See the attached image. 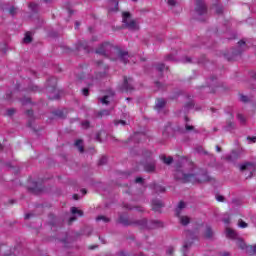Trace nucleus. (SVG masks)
<instances>
[{"instance_id":"50","label":"nucleus","mask_w":256,"mask_h":256,"mask_svg":"<svg viewBox=\"0 0 256 256\" xmlns=\"http://www.w3.org/2000/svg\"><path fill=\"white\" fill-rule=\"evenodd\" d=\"M107 163V157H102L99 161V165H105Z\"/></svg>"},{"instance_id":"15","label":"nucleus","mask_w":256,"mask_h":256,"mask_svg":"<svg viewBox=\"0 0 256 256\" xmlns=\"http://www.w3.org/2000/svg\"><path fill=\"white\" fill-rule=\"evenodd\" d=\"M165 105H167V101H165V99H163V98H159V99H157V102L155 105V110L161 111V109H163L165 107Z\"/></svg>"},{"instance_id":"41","label":"nucleus","mask_w":256,"mask_h":256,"mask_svg":"<svg viewBox=\"0 0 256 256\" xmlns=\"http://www.w3.org/2000/svg\"><path fill=\"white\" fill-rule=\"evenodd\" d=\"M91 233H93V228L91 227H86L85 231H84V235H91Z\"/></svg>"},{"instance_id":"39","label":"nucleus","mask_w":256,"mask_h":256,"mask_svg":"<svg viewBox=\"0 0 256 256\" xmlns=\"http://www.w3.org/2000/svg\"><path fill=\"white\" fill-rule=\"evenodd\" d=\"M6 115L8 117H13V115H15V109L14 108L8 109L7 112H6Z\"/></svg>"},{"instance_id":"20","label":"nucleus","mask_w":256,"mask_h":256,"mask_svg":"<svg viewBox=\"0 0 256 256\" xmlns=\"http://www.w3.org/2000/svg\"><path fill=\"white\" fill-rule=\"evenodd\" d=\"M71 213H72V215H78V217H83V211L77 209V207H72Z\"/></svg>"},{"instance_id":"10","label":"nucleus","mask_w":256,"mask_h":256,"mask_svg":"<svg viewBox=\"0 0 256 256\" xmlns=\"http://www.w3.org/2000/svg\"><path fill=\"white\" fill-rule=\"evenodd\" d=\"M96 65L98 67V69L101 71V69L103 70L102 72H99L97 75H96V79H101V77H105V75L107 74V69L108 67L103 65V62L102 61H97L96 62Z\"/></svg>"},{"instance_id":"3","label":"nucleus","mask_w":256,"mask_h":256,"mask_svg":"<svg viewBox=\"0 0 256 256\" xmlns=\"http://www.w3.org/2000/svg\"><path fill=\"white\" fill-rule=\"evenodd\" d=\"M135 227H139L142 231H151V229H159L163 227V223L158 220H150L143 218L140 220H135L133 224Z\"/></svg>"},{"instance_id":"45","label":"nucleus","mask_w":256,"mask_h":256,"mask_svg":"<svg viewBox=\"0 0 256 256\" xmlns=\"http://www.w3.org/2000/svg\"><path fill=\"white\" fill-rule=\"evenodd\" d=\"M247 141H249V143H256V136H248Z\"/></svg>"},{"instance_id":"37","label":"nucleus","mask_w":256,"mask_h":256,"mask_svg":"<svg viewBox=\"0 0 256 256\" xmlns=\"http://www.w3.org/2000/svg\"><path fill=\"white\" fill-rule=\"evenodd\" d=\"M54 115H56V117H60V119L65 118V114H63V111H61V110L55 111Z\"/></svg>"},{"instance_id":"11","label":"nucleus","mask_w":256,"mask_h":256,"mask_svg":"<svg viewBox=\"0 0 256 256\" xmlns=\"http://www.w3.org/2000/svg\"><path fill=\"white\" fill-rule=\"evenodd\" d=\"M163 207H165V205L163 204V201L159 199L152 200V209L156 213H161V209H163Z\"/></svg>"},{"instance_id":"33","label":"nucleus","mask_w":256,"mask_h":256,"mask_svg":"<svg viewBox=\"0 0 256 256\" xmlns=\"http://www.w3.org/2000/svg\"><path fill=\"white\" fill-rule=\"evenodd\" d=\"M234 128H235V123L233 122H228L227 125L225 126L226 131H231Z\"/></svg>"},{"instance_id":"5","label":"nucleus","mask_w":256,"mask_h":256,"mask_svg":"<svg viewBox=\"0 0 256 256\" xmlns=\"http://www.w3.org/2000/svg\"><path fill=\"white\" fill-rule=\"evenodd\" d=\"M122 23H124L125 27L131 31H137L139 29L137 20H131V13L129 12L122 13Z\"/></svg>"},{"instance_id":"53","label":"nucleus","mask_w":256,"mask_h":256,"mask_svg":"<svg viewBox=\"0 0 256 256\" xmlns=\"http://www.w3.org/2000/svg\"><path fill=\"white\" fill-rule=\"evenodd\" d=\"M195 151H196L197 153H207V152H204L203 147H201V146L197 147V148L195 149Z\"/></svg>"},{"instance_id":"62","label":"nucleus","mask_w":256,"mask_h":256,"mask_svg":"<svg viewBox=\"0 0 256 256\" xmlns=\"http://www.w3.org/2000/svg\"><path fill=\"white\" fill-rule=\"evenodd\" d=\"M31 217H33V214L28 213L25 215L24 219H31Z\"/></svg>"},{"instance_id":"60","label":"nucleus","mask_w":256,"mask_h":256,"mask_svg":"<svg viewBox=\"0 0 256 256\" xmlns=\"http://www.w3.org/2000/svg\"><path fill=\"white\" fill-rule=\"evenodd\" d=\"M135 183H143V178L142 177L136 178Z\"/></svg>"},{"instance_id":"34","label":"nucleus","mask_w":256,"mask_h":256,"mask_svg":"<svg viewBox=\"0 0 256 256\" xmlns=\"http://www.w3.org/2000/svg\"><path fill=\"white\" fill-rule=\"evenodd\" d=\"M114 124L116 125V127L119 126V125H122L123 127H125V125H127V121H125V120H116V121H114Z\"/></svg>"},{"instance_id":"27","label":"nucleus","mask_w":256,"mask_h":256,"mask_svg":"<svg viewBox=\"0 0 256 256\" xmlns=\"http://www.w3.org/2000/svg\"><path fill=\"white\" fill-rule=\"evenodd\" d=\"M237 119H238V121H240V123H241L242 125H245V122L247 121V119L245 118V116H243V114H241V113H238V114H237Z\"/></svg>"},{"instance_id":"22","label":"nucleus","mask_w":256,"mask_h":256,"mask_svg":"<svg viewBox=\"0 0 256 256\" xmlns=\"http://www.w3.org/2000/svg\"><path fill=\"white\" fill-rule=\"evenodd\" d=\"M75 146L78 147V151L80 153H83L85 151V149L83 148V141L82 140H77L75 142Z\"/></svg>"},{"instance_id":"58","label":"nucleus","mask_w":256,"mask_h":256,"mask_svg":"<svg viewBox=\"0 0 256 256\" xmlns=\"http://www.w3.org/2000/svg\"><path fill=\"white\" fill-rule=\"evenodd\" d=\"M155 85L158 89H163V84H161V82H155Z\"/></svg>"},{"instance_id":"19","label":"nucleus","mask_w":256,"mask_h":256,"mask_svg":"<svg viewBox=\"0 0 256 256\" xmlns=\"http://www.w3.org/2000/svg\"><path fill=\"white\" fill-rule=\"evenodd\" d=\"M206 239H211L213 237V230L211 229V227L207 226L205 233H204Z\"/></svg>"},{"instance_id":"7","label":"nucleus","mask_w":256,"mask_h":256,"mask_svg":"<svg viewBox=\"0 0 256 256\" xmlns=\"http://www.w3.org/2000/svg\"><path fill=\"white\" fill-rule=\"evenodd\" d=\"M133 89V78H127V76H125L124 82L120 86V91H122V93H129L133 91Z\"/></svg>"},{"instance_id":"23","label":"nucleus","mask_w":256,"mask_h":256,"mask_svg":"<svg viewBox=\"0 0 256 256\" xmlns=\"http://www.w3.org/2000/svg\"><path fill=\"white\" fill-rule=\"evenodd\" d=\"M162 161L165 165H171L173 163V157L162 156Z\"/></svg>"},{"instance_id":"13","label":"nucleus","mask_w":256,"mask_h":256,"mask_svg":"<svg viewBox=\"0 0 256 256\" xmlns=\"http://www.w3.org/2000/svg\"><path fill=\"white\" fill-rule=\"evenodd\" d=\"M118 223H121V225H124V227H129V225H133L134 221L129 220V218L125 215H120L118 218Z\"/></svg>"},{"instance_id":"21","label":"nucleus","mask_w":256,"mask_h":256,"mask_svg":"<svg viewBox=\"0 0 256 256\" xmlns=\"http://www.w3.org/2000/svg\"><path fill=\"white\" fill-rule=\"evenodd\" d=\"M154 191L156 193H165V187H163L159 184H154Z\"/></svg>"},{"instance_id":"47","label":"nucleus","mask_w":256,"mask_h":256,"mask_svg":"<svg viewBox=\"0 0 256 256\" xmlns=\"http://www.w3.org/2000/svg\"><path fill=\"white\" fill-rule=\"evenodd\" d=\"M113 3L115 4V7L114 8H110L109 11H117V9H118L117 7L119 6V2L114 0Z\"/></svg>"},{"instance_id":"17","label":"nucleus","mask_w":256,"mask_h":256,"mask_svg":"<svg viewBox=\"0 0 256 256\" xmlns=\"http://www.w3.org/2000/svg\"><path fill=\"white\" fill-rule=\"evenodd\" d=\"M226 236L228 239H237V232L231 228L226 229Z\"/></svg>"},{"instance_id":"24","label":"nucleus","mask_w":256,"mask_h":256,"mask_svg":"<svg viewBox=\"0 0 256 256\" xmlns=\"http://www.w3.org/2000/svg\"><path fill=\"white\" fill-rule=\"evenodd\" d=\"M246 253H248V255H255V253H256V245L248 246L246 248Z\"/></svg>"},{"instance_id":"16","label":"nucleus","mask_w":256,"mask_h":256,"mask_svg":"<svg viewBox=\"0 0 256 256\" xmlns=\"http://www.w3.org/2000/svg\"><path fill=\"white\" fill-rule=\"evenodd\" d=\"M106 139H107V132L101 130L96 134V141H98V143H103Z\"/></svg>"},{"instance_id":"44","label":"nucleus","mask_w":256,"mask_h":256,"mask_svg":"<svg viewBox=\"0 0 256 256\" xmlns=\"http://www.w3.org/2000/svg\"><path fill=\"white\" fill-rule=\"evenodd\" d=\"M210 81H212V83L209 85V87H215V85L217 84V78L212 77L210 78Z\"/></svg>"},{"instance_id":"29","label":"nucleus","mask_w":256,"mask_h":256,"mask_svg":"<svg viewBox=\"0 0 256 256\" xmlns=\"http://www.w3.org/2000/svg\"><path fill=\"white\" fill-rule=\"evenodd\" d=\"M156 69L159 73H163V71H165V69H167V67H165V64L160 63V64H157Z\"/></svg>"},{"instance_id":"18","label":"nucleus","mask_w":256,"mask_h":256,"mask_svg":"<svg viewBox=\"0 0 256 256\" xmlns=\"http://www.w3.org/2000/svg\"><path fill=\"white\" fill-rule=\"evenodd\" d=\"M236 245H237L240 249L245 250V251H247V247H249V246H247V244H245V241H243L242 239H237V240H236Z\"/></svg>"},{"instance_id":"9","label":"nucleus","mask_w":256,"mask_h":256,"mask_svg":"<svg viewBox=\"0 0 256 256\" xmlns=\"http://www.w3.org/2000/svg\"><path fill=\"white\" fill-rule=\"evenodd\" d=\"M77 51H85V53H91V49L89 48V42L83 40L79 41L76 45Z\"/></svg>"},{"instance_id":"12","label":"nucleus","mask_w":256,"mask_h":256,"mask_svg":"<svg viewBox=\"0 0 256 256\" xmlns=\"http://www.w3.org/2000/svg\"><path fill=\"white\" fill-rule=\"evenodd\" d=\"M246 49H247V44L245 43V41L241 40L238 42L237 50H234L232 54L234 55V57L237 55H241V53H243V51H245Z\"/></svg>"},{"instance_id":"28","label":"nucleus","mask_w":256,"mask_h":256,"mask_svg":"<svg viewBox=\"0 0 256 256\" xmlns=\"http://www.w3.org/2000/svg\"><path fill=\"white\" fill-rule=\"evenodd\" d=\"M214 9H215V13H217V15L223 14V6H221V5H215V6H214Z\"/></svg>"},{"instance_id":"57","label":"nucleus","mask_w":256,"mask_h":256,"mask_svg":"<svg viewBox=\"0 0 256 256\" xmlns=\"http://www.w3.org/2000/svg\"><path fill=\"white\" fill-rule=\"evenodd\" d=\"M135 209L139 212V213H143L144 209L141 206H136Z\"/></svg>"},{"instance_id":"64","label":"nucleus","mask_w":256,"mask_h":256,"mask_svg":"<svg viewBox=\"0 0 256 256\" xmlns=\"http://www.w3.org/2000/svg\"><path fill=\"white\" fill-rule=\"evenodd\" d=\"M186 107H187L188 109H191V107H193V102H190V103L186 104Z\"/></svg>"},{"instance_id":"38","label":"nucleus","mask_w":256,"mask_h":256,"mask_svg":"<svg viewBox=\"0 0 256 256\" xmlns=\"http://www.w3.org/2000/svg\"><path fill=\"white\" fill-rule=\"evenodd\" d=\"M240 101L242 103H249V97L243 95V94H240Z\"/></svg>"},{"instance_id":"56","label":"nucleus","mask_w":256,"mask_h":256,"mask_svg":"<svg viewBox=\"0 0 256 256\" xmlns=\"http://www.w3.org/2000/svg\"><path fill=\"white\" fill-rule=\"evenodd\" d=\"M26 115H27L28 117H33V110H27V111H26Z\"/></svg>"},{"instance_id":"14","label":"nucleus","mask_w":256,"mask_h":256,"mask_svg":"<svg viewBox=\"0 0 256 256\" xmlns=\"http://www.w3.org/2000/svg\"><path fill=\"white\" fill-rule=\"evenodd\" d=\"M144 171L147 173H153L155 171V160L151 159L144 164Z\"/></svg>"},{"instance_id":"35","label":"nucleus","mask_w":256,"mask_h":256,"mask_svg":"<svg viewBox=\"0 0 256 256\" xmlns=\"http://www.w3.org/2000/svg\"><path fill=\"white\" fill-rule=\"evenodd\" d=\"M238 227H240L241 229H245L248 227V224H247V222H245L243 220H239Z\"/></svg>"},{"instance_id":"43","label":"nucleus","mask_w":256,"mask_h":256,"mask_svg":"<svg viewBox=\"0 0 256 256\" xmlns=\"http://www.w3.org/2000/svg\"><path fill=\"white\" fill-rule=\"evenodd\" d=\"M29 91H33L34 93H37V91H39V86H35V85L30 86Z\"/></svg>"},{"instance_id":"48","label":"nucleus","mask_w":256,"mask_h":256,"mask_svg":"<svg viewBox=\"0 0 256 256\" xmlns=\"http://www.w3.org/2000/svg\"><path fill=\"white\" fill-rule=\"evenodd\" d=\"M100 117H103L104 115H109V110H102L99 112Z\"/></svg>"},{"instance_id":"42","label":"nucleus","mask_w":256,"mask_h":256,"mask_svg":"<svg viewBox=\"0 0 256 256\" xmlns=\"http://www.w3.org/2000/svg\"><path fill=\"white\" fill-rule=\"evenodd\" d=\"M174 251H175V248H173V246H170L167 248L166 253L167 255H173Z\"/></svg>"},{"instance_id":"26","label":"nucleus","mask_w":256,"mask_h":256,"mask_svg":"<svg viewBox=\"0 0 256 256\" xmlns=\"http://www.w3.org/2000/svg\"><path fill=\"white\" fill-rule=\"evenodd\" d=\"M29 9H31V11L33 13H37V11H39V5H37L35 3H30L29 4Z\"/></svg>"},{"instance_id":"46","label":"nucleus","mask_w":256,"mask_h":256,"mask_svg":"<svg viewBox=\"0 0 256 256\" xmlns=\"http://www.w3.org/2000/svg\"><path fill=\"white\" fill-rule=\"evenodd\" d=\"M165 61H175V56H173V55H167L166 57H165Z\"/></svg>"},{"instance_id":"6","label":"nucleus","mask_w":256,"mask_h":256,"mask_svg":"<svg viewBox=\"0 0 256 256\" xmlns=\"http://www.w3.org/2000/svg\"><path fill=\"white\" fill-rule=\"evenodd\" d=\"M185 207H186L185 202L180 201L178 206L175 209V213H176V217H179V221L181 225L187 226L189 225V223H191V219L189 218V216H181V211H183Z\"/></svg>"},{"instance_id":"54","label":"nucleus","mask_w":256,"mask_h":256,"mask_svg":"<svg viewBox=\"0 0 256 256\" xmlns=\"http://www.w3.org/2000/svg\"><path fill=\"white\" fill-rule=\"evenodd\" d=\"M176 3L175 0H168V5H170V7H175Z\"/></svg>"},{"instance_id":"40","label":"nucleus","mask_w":256,"mask_h":256,"mask_svg":"<svg viewBox=\"0 0 256 256\" xmlns=\"http://www.w3.org/2000/svg\"><path fill=\"white\" fill-rule=\"evenodd\" d=\"M182 63H193V59H191L189 56H186L182 59Z\"/></svg>"},{"instance_id":"8","label":"nucleus","mask_w":256,"mask_h":256,"mask_svg":"<svg viewBox=\"0 0 256 256\" xmlns=\"http://www.w3.org/2000/svg\"><path fill=\"white\" fill-rule=\"evenodd\" d=\"M186 237H187L188 241L184 242V244H183V253H185V250L189 249V247H191V245H193V241H195V239H197V236L195 235V233L189 232V231L186 233Z\"/></svg>"},{"instance_id":"59","label":"nucleus","mask_w":256,"mask_h":256,"mask_svg":"<svg viewBox=\"0 0 256 256\" xmlns=\"http://www.w3.org/2000/svg\"><path fill=\"white\" fill-rule=\"evenodd\" d=\"M27 103H31V99L27 98L26 100H22L23 105H27Z\"/></svg>"},{"instance_id":"1","label":"nucleus","mask_w":256,"mask_h":256,"mask_svg":"<svg viewBox=\"0 0 256 256\" xmlns=\"http://www.w3.org/2000/svg\"><path fill=\"white\" fill-rule=\"evenodd\" d=\"M97 55L102 57H110L114 61L119 59L124 65H127L129 61V52L123 51L120 48L113 46L111 43H103L96 50Z\"/></svg>"},{"instance_id":"25","label":"nucleus","mask_w":256,"mask_h":256,"mask_svg":"<svg viewBox=\"0 0 256 256\" xmlns=\"http://www.w3.org/2000/svg\"><path fill=\"white\" fill-rule=\"evenodd\" d=\"M31 41H33V38L31 37V32H27L25 34V37L23 39L24 43H31Z\"/></svg>"},{"instance_id":"49","label":"nucleus","mask_w":256,"mask_h":256,"mask_svg":"<svg viewBox=\"0 0 256 256\" xmlns=\"http://www.w3.org/2000/svg\"><path fill=\"white\" fill-rule=\"evenodd\" d=\"M82 94L84 95V97H88V95H89V88H84L82 90Z\"/></svg>"},{"instance_id":"52","label":"nucleus","mask_w":256,"mask_h":256,"mask_svg":"<svg viewBox=\"0 0 256 256\" xmlns=\"http://www.w3.org/2000/svg\"><path fill=\"white\" fill-rule=\"evenodd\" d=\"M216 200L219 201L220 203H223L225 201V197L219 195V196H216Z\"/></svg>"},{"instance_id":"32","label":"nucleus","mask_w":256,"mask_h":256,"mask_svg":"<svg viewBox=\"0 0 256 256\" xmlns=\"http://www.w3.org/2000/svg\"><path fill=\"white\" fill-rule=\"evenodd\" d=\"M185 129H186V131H194V133H199V130L195 129L194 126H191L189 124L185 125Z\"/></svg>"},{"instance_id":"31","label":"nucleus","mask_w":256,"mask_h":256,"mask_svg":"<svg viewBox=\"0 0 256 256\" xmlns=\"http://www.w3.org/2000/svg\"><path fill=\"white\" fill-rule=\"evenodd\" d=\"M96 221H103L104 223H109L111 220L106 216H98Z\"/></svg>"},{"instance_id":"4","label":"nucleus","mask_w":256,"mask_h":256,"mask_svg":"<svg viewBox=\"0 0 256 256\" xmlns=\"http://www.w3.org/2000/svg\"><path fill=\"white\" fill-rule=\"evenodd\" d=\"M195 17L198 21L207 19V4L203 0H196Z\"/></svg>"},{"instance_id":"61","label":"nucleus","mask_w":256,"mask_h":256,"mask_svg":"<svg viewBox=\"0 0 256 256\" xmlns=\"http://www.w3.org/2000/svg\"><path fill=\"white\" fill-rule=\"evenodd\" d=\"M73 221H77V217L75 216L70 217L69 223H73Z\"/></svg>"},{"instance_id":"36","label":"nucleus","mask_w":256,"mask_h":256,"mask_svg":"<svg viewBox=\"0 0 256 256\" xmlns=\"http://www.w3.org/2000/svg\"><path fill=\"white\" fill-rule=\"evenodd\" d=\"M251 167V163H245L240 166V171H247Z\"/></svg>"},{"instance_id":"51","label":"nucleus","mask_w":256,"mask_h":256,"mask_svg":"<svg viewBox=\"0 0 256 256\" xmlns=\"http://www.w3.org/2000/svg\"><path fill=\"white\" fill-rule=\"evenodd\" d=\"M10 15H15V13H17V8L15 7H11L9 10Z\"/></svg>"},{"instance_id":"63","label":"nucleus","mask_w":256,"mask_h":256,"mask_svg":"<svg viewBox=\"0 0 256 256\" xmlns=\"http://www.w3.org/2000/svg\"><path fill=\"white\" fill-rule=\"evenodd\" d=\"M231 254L229 252H222L220 253V256H230Z\"/></svg>"},{"instance_id":"30","label":"nucleus","mask_w":256,"mask_h":256,"mask_svg":"<svg viewBox=\"0 0 256 256\" xmlns=\"http://www.w3.org/2000/svg\"><path fill=\"white\" fill-rule=\"evenodd\" d=\"M109 99H111V96L106 95L103 98L100 99L101 103H103L104 105H109Z\"/></svg>"},{"instance_id":"2","label":"nucleus","mask_w":256,"mask_h":256,"mask_svg":"<svg viewBox=\"0 0 256 256\" xmlns=\"http://www.w3.org/2000/svg\"><path fill=\"white\" fill-rule=\"evenodd\" d=\"M174 177L177 181L182 183H207L211 181V177L203 170H193L191 173H185L182 170H177L174 174Z\"/></svg>"},{"instance_id":"55","label":"nucleus","mask_w":256,"mask_h":256,"mask_svg":"<svg viewBox=\"0 0 256 256\" xmlns=\"http://www.w3.org/2000/svg\"><path fill=\"white\" fill-rule=\"evenodd\" d=\"M82 127H83L84 129H88V127H89V121H84V122H82Z\"/></svg>"}]
</instances>
